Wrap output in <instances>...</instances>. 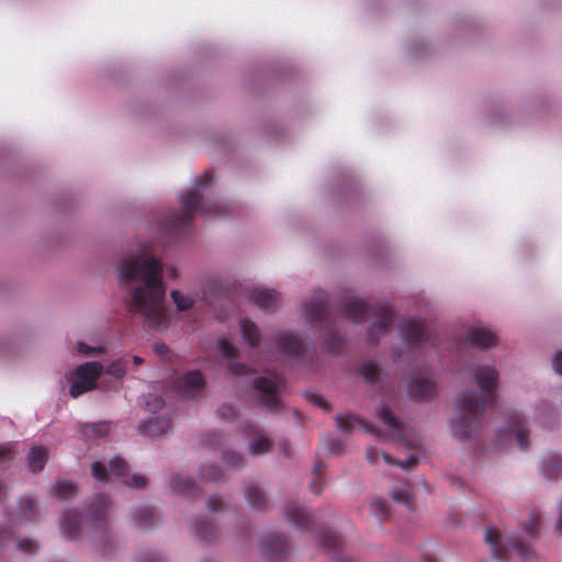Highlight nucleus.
Segmentation results:
<instances>
[{
    "label": "nucleus",
    "mask_w": 562,
    "mask_h": 562,
    "mask_svg": "<svg viewBox=\"0 0 562 562\" xmlns=\"http://www.w3.org/2000/svg\"><path fill=\"white\" fill-rule=\"evenodd\" d=\"M119 278L130 291L134 310L155 322L161 315L166 293L161 262L149 252L137 250L123 260Z\"/></svg>",
    "instance_id": "f257e3e1"
},
{
    "label": "nucleus",
    "mask_w": 562,
    "mask_h": 562,
    "mask_svg": "<svg viewBox=\"0 0 562 562\" xmlns=\"http://www.w3.org/2000/svg\"><path fill=\"white\" fill-rule=\"evenodd\" d=\"M182 212L168 211L158 221L161 234L179 236L188 231L198 211L205 215L222 214L221 205L215 201H205L198 193L188 192L181 195Z\"/></svg>",
    "instance_id": "f03ea898"
},
{
    "label": "nucleus",
    "mask_w": 562,
    "mask_h": 562,
    "mask_svg": "<svg viewBox=\"0 0 562 562\" xmlns=\"http://www.w3.org/2000/svg\"><path fill=\"white\" fill-rule=\"evenodd\" d=\"M103 372V366L100 362H86L80 364L76 371L67 375L71 382L69 393L72 397H78L86 392L97 387L98 379Z\"/></svg>",
    "instance_id": "7ed1b4c3"
},
{
    "label": "nucleus",
    "mask_w": 562,
    "mask_h": 562,
    "mask_svg": "<svg viewBox=\"0 0 562 562\" xmlns=\"http://www.w3.org/2000/svg\"><path fill=\"white\" fill-rule=\"evenodd\" d=\"M169 428V422L162 417L153 415L144 419L139 426V430L144 436L156 437L165 434Z\"/></svg>",
    "instance_id": "20e7f679"
},
{
    "label": "nucleus",
    "mask_w": 562,
    "mask_h": 562,
    "mask_svg": "<svg viewBox=\"0 0 562 562\" xmlns=\"http://www.w3.org/2000/svg\"><path fill=\"white\" fill-rule=\"evenodd\" d=\"M468 339L475 347L487 348L494 344L495 335L484 326H473L468 331Z\"/></svg>",
    "instance_id": "39448f33"
},
{
    "label": "nucleus",
    "mask_w": 562,
    "mask_h": 562,
    "mask_svg": "<svg viewBox=\"0 0 562 562\" xmlns=\"http://www.w3.org/2000/svg\"><path fill=\"white\" fill-rule=\"evenodd\" d=\"M251 300L261 308H270L278 303L279 295L270 289H256Z\"/></svg>",
    "instance_id": "423d86ee"
},
{
    "label": "nucleus",
    "mask_w": 562,
    "mask_h": 562,
    "mask_svg": "<svg viewBox=\"0 0 562 562\" xmlns=\"http://www.w3.org/2000/svg\"><path fill=\"white\" fill-rule=\"evenodd\" d=\"M497 381V373L492 367H483L476 374V383L482 390L492 389Z\"/></svg>",
    "instance_id": "0eeeda50"
},
{
    "label": "nucleus",
    "mask_w": 562,
    "mask_h": 562,
    "mask_svg": "<svg viewBox=\"0 0 562 562\" xmlns=\"http://www.w3.org/2000/svg\"><path fill=\"white\" fill-rule=\"evenodd\" d=\"M179 383L184 393L192 394L202 385L203 379L200 372L192 371L183 375Z\"/></svg>",
    "instance_id": "6e6552de"
},
{
    "label": "nucleus",
    "mask_w": 562,
    "mask_h": 562,
    "mask_svg": "<svg viewBox=\"0 0 562 562\" xmlns=\"http://www.w3.org/2000/svg\"><path fill=\"white\" fill-rule=\"evenodd\" d=\"M378 419L381 423V430L385 435H393L398 428L396 419L394 418L392 413L385 407H381L378 411Z\"/></svg>",
    "instance_id": "1a4fd4ad"
},
{
    "label": "nucleus",
    "mask_w": 562,
    "mask_h": 562,
    "mask_svg": "<svg viewBox=\"0 0 562 562\" xmlns=\"http://www.w3.org/2000/svg\"><path fill=\"white\" fill-rule=\"evenodd\" d=\"M367 458L369 462L378 464L380 460H382L386 464H396L402 469L408 468V463L411 460H406L405 462H394L391 458H389L384 452L375 448H370L367 450Z\"/></svg>",
    "instance_id": "9d476101"
},
{
    "label": "nucleus",
    "mask_w": 562,
    "mask_h": 562,
    "mask_svg": "<svg viewBox=\"0 0 562 562\" xmlns=\"http://www.w3.org/2000/svg\"><path fill=\"white\" fill-rule=\"evenodd\" d=\"M474 394L465 392L459 396V406L463 412L479 413L481 409L480 400H474Z\"/></svg>",
    "instance_id": "9b49d317"
},
{
    "label": "nucleus",
    "mask_w": 562,
    "mask_h": 562,
    "mask_svg": "<svg viewBox=\"0 0 562 562\" xmlns=\"http://www.w3.org/2000/svg\"><path fill=\"white\" fill-rule=\"evenodd\" d=\"M46 460V451L43 448H32L29 453V465L33 471L42 470Z\"/></svg>",
    "instance_id": "f8f14e48"
},
{
    "label": "nucleus",
    "mask_w": 562,
    "mask_h": 562,
    "mask_svg": "<svg viewBox=\"0 0 562 562\" xmlns=\"http://www.w3.org/2000/svg\"><path fill=\"white\" fill-rule=\"evenodd\" d=\"M240 330L245 341H247L250 345L257 341L258 330L255 324H252L249 321H243L240 324Z\"/></svg>",
    "instance_id": "ddd939ff"
},
{
    "label": "nucleus",
    "mask_w": 562,
    "mask_h": 562,
    "mask_svg": "<svg viewBox=\"0 0 562 562\" xmlns=\"http://www.w3.org/2000/svg\"><path fill=\"white\" fill-rule=\"evenodd\" d=\"M171 297L175 304L177 305L178 310L180 311H186L190 308L193 304V299L191 296L186 295L178 290H173L171 292Z\"/></svg>",
    "instance_id": "4468645a"
},
{
    "label": "nucleus",
    "mask_w": 562,
    "mask_h": 562,
    "mask_svg": "<svg viewBox=\"0 0 562 562\" xmlns=\"http://www.w3.org/2000/svg\"><path fill=\"white\" fill-rule=\"evenodd\" d=\"M255 386L258 390H261L263 393L267 394L268 397H271L274 393L277 383L274 379L271 378H260L255 381Z\"/></svg>",
    "instance_id": "2eb2a0df"
},
{
    "label": "nucleus",
    "mask_w": 562,
    "mask_h": 562,
    "mask_svg": "<svg viewBox=\"0 0 562 562\" xmlns=\"http://www.w3.org/2000/svg\"><path fill=\"white\" fill-rule=\"evenodd\" d=\"M270 441L265 437H257L249 443V450L254 453H263L269 449Z\"/></svg>",
    "instance_id": "dca6fc26"
},
{
    "label": "nucleus",
    "mask_w": 562,
    "mask_h": 562,
    "mask_svg": "<svg viewBox=\"0 0 562 562\" xmlns=\"http://www.w3.org/2000/svg\"><path fill=\"white\" fill-rule=\"evenodd\" d=\"M106 372L113 376L122 378L126 373L125 364L122 360L115 361L106 368Z\"/></svg>",
    "instance_id": "f3484780"
},
{
    "label": "nucleus",
    "mask_w": 562,
    "mask_h": 562,
    "mask_svg": "<svg viewBox=\"0 0 562 562\" xmlns=\"http://www.w3.org/2000/svg\"><path fill=\"white\" fill-rule=\"evenodd\" d=\"M432 389V384L429 382H423L422 385L416 383L411 387V393L417 396H426Z\"/></svg>",
    "instance_id": "a211bd4d"
},
{
    "label": "nucleus",
    "mask_w": 562,
    "mask_h": 562,
    "mask_svg": "<svg viewBox=\"0 0 562 562\" xmlns=\"http://www.w3.org/2000/svg\"><path fill=\"white\" fill-rule=\"evenodd\" d=\"M92 475L99 480L103 481L105 479V468L100 462H94L91 467Z\"/></svg>",
    "instance_id": "6ab92c4d"
},
{
    "label": "nucleus",
    "mask_w": 562,
    "mask_h": 562,
    "mask_svg": "<svg viewBox=\"0 0 562 562\" xmlns=\"http://www.w3.org/2000/svg\"><path fill=\"white\" fill-rule=\"evenodd\" d=\"M124 468H125L124 461L120 458H113L110 461V471L114 474H121L122 471L124 470Z\"/></svg>",
    "instance_id": "aec40b11"
},
{
    "label": "nucleus",
    "mask_w": 562,
    "mask_h": 562,
    "mask_svg": "<svg viewBox=\"0 0 562 562\" xmlns=\"http://www.w3.org/2000/svg\"><path fill=\"white\" fill-rule=\"evenodd\" d=\"M217 346L224 357H231L234 355V348L228 341L220 340Z\"/></svg>",
    "instance_id": "412c9836"
},
{
    "label": "nucleus",
    "mask_w": 562,
    "mask_h": 562,
    "mask_svg": "<svg viewBox=\"0 0 562 562\" xmlns=\"http://www.w3.org/2000/svg\"><path fill=\"white\" fill-rule=\"evenodd\" d=\"M213 182V172L206 170L202 177V179L195 184L196 188H204L210 186Z\"/></svg>",
    "instance_id": "4be33fe9"
},
{
    "label": "nucleus",
    "mask_w": 562,
    "mask_h": 562,
    "mask_svg": "<svg viewBox=\"0 0 562 562\" xmlns=\"http://www.w3.org/2000/svg\"><path fill=\"white\" fill-rule=\"evenodd\" d=\"M77 350L80 353H97L102 351L100 347H88L83 342L77 345Z\"/></svg>",
    "instance_id": "5701e85b"
},
{
    "label": "nucleus",
    "mask_w": 562,
    "mask_h": 562,
    "mask_svg": "<svg viewBox=\"0 0 562 562\" xmlns=\"http://www.w3.org/2000/svg\"><path fill=\"white\" fill-rule=\"evenodd\" d=\"M553 369L555 372L562 374V351H559L554 355Z\"/></svg>",
    "instance_id": "b1692460"
},
{
    "label": "nucleus",
    "mask_w": 562,
    "mask_h": 562,
    "mask_svg": "<svg viewBox=\"0 0 562 562\" xmlns=\"http://www.w3.org/2000/svg\"><path fill=\"white\" fill-rule=\"evenodd\" d=\"M419 333H420V326L418 324H413V329L409 330V329H403V335L405 337H411L412 338H418L419 337Z\"/></svg>",
    "instance_id": "393cba45"
},
{
    "label": "nucleus",
    "mask_w": 562,
    "mask_h": 562,
    "mask_svg": "<svg viewBox=\"0 0 562 562\" xmlns=\"http://www.w3.org/2000/svg\"><path fill=\"white\" fill-rule=\"evenodd\" d=\"M58 487L63 491V492H67V491H70L72 490V484L70 482H60L58 483Z\"/></svg>",
    "instance_id": "a878e982"
},
{
    "label": "nucleus",
    "mask_w": 562,
    "mask_h": 562,
    "mask_svg": "<svg viewBox=\"0 0 562 562\" xmlns=\"http://www.w3.org/2000/svg\"><path fill=\"white\" fill-rule=\"evenodd\" d=\"M147 405H148V406H151V405H153V406H154V408H161V407H162V405H164V403H162V401H161L160 398L155 397V398L153 400V403L148 402V403H147Z\"/></svg>",
    "instance_id": "bb28decb"
},
{
    "label": "nucleus",
    "mask_w": 562,
    "mask_h": 562,
    "mask_svg": "<svg viewBox=\"0 0 562 562\" xmlns=\"http://www.w3.org/2000/svg\"><path fill=\"white\" fill-rule=\"evenodd\" d=\"M485 538H486V541L491 542V543H495V535H494V531L493 530H487L485 532Z\"/></svg>",
    "instance_id": "cd10ccee"
},
{
    "label": "nucleus",
    "mask_w": 562,
    "mask_h": 562,
    "mask_svg": "<svg viewBox=\"0 0 562 562\" xmlns=\"http://www.w3.org/2000/svg\"><path fill=\"white\" fill-rule=\"evenodd\" d=\"M168 274L170 276V278H177L178 272H177L176 267H173V266L169 267L168 268Z\"/></svg>",
    "instance_id": "c85d7f7f"
},
{
    "label": "nucleus",
    "mask_w": 562,
    "mask_h": 562,
    "mask_svg": "<svg viewBox=\"0 0 562 562\" xmlns=\"http://www.w3.org/2000/svg\"><path fill=\"white\" fill-rule=\"evenodd\" d=\"M522 438H524L522 434L518 431L516 435V439H517L519 447H521V448L525 447V442H524Z\"/></svg>",
    "instance_id": "c756f323"
},
{
    "label": "nucleus",
    "mask_w": 562,
    "mask_h": 562,
    "mask_svg": "<svg viewBox=\"0 0 562 562\" xmlns=\"http://www.w3.org/2000/svg\"><path fill=\"white\" fill-rule=\"evenodd\" d=\"M143 483H144V480L140 476L133 477V483H132L133 485L140 486V485H143Z\"/></svg>",
    "instance_id": "7c9ffc66"
},
{
    "label": "nucleus",
    "mask_w": 562,
    "mask_h": 562,
    "mask_svg": "<svg viewBox=\"0 0 562 562\" xmlns=\"http://www.w3.org/2000/svg\"><path fill=\"white\" fill-rule=\"evenodd\" d=\"M133 362H134L136 366H139V364H142V363L144 362V360H143L140 357H138V356H134V357H133Z\"/></svg>",
    "instance_id": "2f4dec72"
},
{
    "label": "nucleus",
    "mask_w": 562,
    "mask_h": 562,
    "mask_svg": "<svg viewBox=\"0 0 562 562\" xmlns=\"http://www.w3.org/2000/svg\"><path fill=\"white\" fill-rule=\"evenodd\" d=\"M355 308L359 312V313H362L363 311V306L360 302H356L355 303Z\"/></svg>",
    "instance_id": "473e14b6"
},
{
    "label": "nucleus",
    "mask_w": 562,
    "mask_h": 562,
    "mask_svg": "<svg viewBox=\"0 0 562 562\" xmlns=\"http://www.w3.org/2000/svg\"><path fill=\"white\" fill-rule=\"evenodd\" d=\"M155 350H156V352H158V353H164L166 349H165V347H164V346H158V345H156V346H155Z\"/></svg>",
    "instance_id": "72a5a7b5"
},
{
    "label": "nucleus",
    "mask_w": 562,
    "mask_h": 562,
    "mask_svg": "<svg viewBox=\"0 0 562 562\" xmlns=\"http://www.w3.org/2000/svg\"><path fill=\"white\" fill-rule=\"evenodd\" d=\"M315 403L321 406L323 405V400L319 396H315Z\"/></svg>",
    "instance_id": "f704fd0d"
},
{
    "label": "nucleus",
    "mask_w": 562,
    "mask_h": 562,
    "mask_svg": "<svg viewBox=\"0 0 562 562\" xmlns=\"http://www.w3.org/2000/svg\"><path fill=\"white\" fill-rule=\"evenodd\" d=\"M349 313H350V318H351V321H352V322H358V317H357V316L351 315V311H350Z\"/></svg>",
    "instance_id": "c9c22d12"
}]
</instances>
